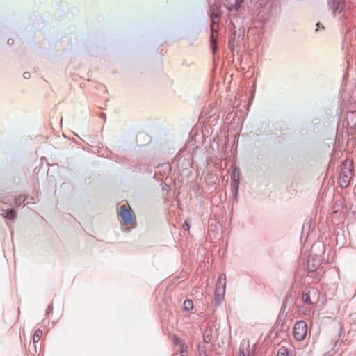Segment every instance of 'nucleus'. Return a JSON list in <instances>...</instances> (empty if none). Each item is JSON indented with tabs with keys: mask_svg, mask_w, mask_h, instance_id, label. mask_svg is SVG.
Listing matches in <instances>:
<instances>
[{
	"mask_svg": "<svg viewBox=\"0 0 356 356\" xmlns=\"http://www.w3.org/2000/svg\"><path fill=\"white\" fill-rule=\"evenodd\" d=\"M352 163L346 161L341 170L339 176V184L341 188H346L352 178Z\"/></svg>",
	"mask_w": 356,
	"mask_h": 356,
	"instance_id": "obj_1",
	"label": "nucleus"
},
{
	"mask_svg": "<svg viewBox=\"0 0 356 356\" xmlns=\"http://www.w3.org/2000/svg\"><path fill=\"white\" fill-rule=\"evenodd\" d=\"M226 288V275L220 274L216 285L215 301L217 304H220L224 299Z\"/></svg>",
	"mask_w": 356,
	"mask_h": 356,
	"instance_id": "obj_2",
	"label": "nucleus"
},
{
	"mask_svg": "<svg viewBox=\"0 0 356 356\" xmlns=\"http://www.w3.org/2000/svg\"><path fill=\"white\" fill-rule=\"evenodd\" d=\"M307 333V325L303 321L296 323L293 327V336L297 341L305 339Z\"/></svg>",
	"mask_w": 356,
	"mask_h": 356,
	"instance_id": "obj_3",
	"label": "nucleus"
},
{
	"mask_svg": "<svg viewBox=\"0 0 356 356\" xmlns=\"http://www.w3.org/2000/svg\"><path fill=\"white\" fill-rule=\"evenodd\" d=\"M219 17V14L214 10L211 12V35L210 37L211 43L213 45V52L215 53L217 50L216 45V36H215V33H217V29H216V19Z\"/></svg>",
	"mask_w": 356,
	"mask_h": 356,
	"instance_id": "obj_4",
	"label": "nucleus"
},
{
	"mask_svg": "<svg viewBox=\"0 0 356 356\" xmlns=\"http://www.w3.org/2000/svg\"><path fill=\"white\" fill-rule=\"evenodd\" d=\"M120 215L126 225L131 224L134 220L131 211L127 209L125 205H122L120 207Z\"/></svg>",
	"mask_w": 356,
	"mask_h": 356,
	"instance_id": "obj_5",
	"label": "nucleus"
},
{
	"mask_svg": "<svg viewBox=\"0 0 356 356\" xmlns=\"http://www.w3.org/2000/svg\"><path fill=\"white\" fill-rule=\"evenodd\" d=\"M321 265L320 259L314 256H309L307 261V268L309 271H315Z\"/></svg>",
	"mask_w": 356,
	"mask_h": 356,
	"instance_id": "obj_6",
	"label": "nucleus"
},
{
	"mask_svg": "<svg viewBox=\"0 0 356 356\" xmlns=\"http://www.w3.org/2000/svg\"><path fill=\"white\" fill-rule=\"evenodd\" d=\"M330 8L334 15L341 13L343 8V3L340 0H332L329 3Z\"/></svg>",
	"mask_w": 356,
	"mask_h": 356,
	"instance_id": "obj_7",
	"label": "nucleus"
},
{
	"mask_svg": "<svg viewBox=\"0 0 356 356\" xmlns=\"http://www.w3.org/2000/svg\"><path fill=\"white\" fill-rule=\"evenodd\" d=\"M1 215L7 219L9 220H14L16 217V212L13 209H2L1 210Z\"/></svg>",
	"mask_w": 356,
	"mask_h": 356,
	"instance_id": "obj_8",
	"label": "nucleus"
},
{
	"mask_svg": "<svg viewBox=\"0 0 356 356\" xmlns=\"http://www.w3.org/2000/svg\"><path fill=\"white\" fill-rule=\"evenodd\" d=\"M249 347V341H243L240 347V356H249L250 353L248 350Z\"/></svg>",
	"mask_w": 356,
	"mask_h": 356,
	"instance_id": "obj_9",
	"label": "nucleus"
},
{
	"mask_svg": "<svg viewBox=\"0 0 356 356\" xmlns=\"http://www.w3.org/2000/svg\"><path fill=\"white\" fill-rule=\"evenodd\" d=\"M203 339L207 343H210L211 341L212 335L211 330H207L204 331L203 334Z\"/></svg>",
	"mask_w": 356,
	"mask_h": 356,
	"instance_id": "obj_10",
	"label": "nucleus"
},
{
	"mask_svg": "<svg viewBox=\"0 0 356 356\" xmlns=\"http://www.w3.org/2000/svg\"><path fill=\"white\" fill-rule=\"evenodd\" d=\"M193 308V302L189 299H186L184 302V309L186 311H190Z\"/></svg>",
	"mask_w": 356,
	"mask_h": 356,
	"instance_id": "obj_11",
	"label": "nucleus"
},
{
	"mask_svg": "<svg viewBox=\"0 0 356 356\" xmlns=\"http://www.w3.org/2000/svg\"><path fill=\"white\" fill-rule=\"evenodd\" d=\"M302 300L306 304H309V305L312 304V302L310 298L309 292H306V291L303 292V293L302 295Z\"/></svg>",
	"mask_w": 356,
	"mask_h": 356,
	"instance_id": "obj_12",
	"label": "nucleus"
},
{
	"mask_svg": "<svg viewBox=\"0 0 356 356\" xmlns=\"http://www.w3.org/2000/svg\"><path fill=\"white\" fill-rule=\"evenodd\" d=\"M42 337V331L40 329H38L33 335V343H35L40 341L41 337Z\"/></svg>",
	"mask_w": 356,
	"mask_h": 356,
	"instance_id": "obj_13",
	"label": "nucleus"
},
{
	"mask_svg": "<svg viewBox=\"0 0 356 356\" xmlns=\"http://www.w3.org/2000/svg\"><path fill=\"white\" fill-rule=\"evenodd\" d=\"M180 356H188V346L185 343H181Z\"/></svg>",
	"mask_w": 356,
	"mask_h": 356,
	"instance_id": "obj_14",
	"label": "nucleus"
},
{
	"mask_svg": "<svg viewBox=\"0 0 356 356\" xmlns=\"http://www.w3.org/2000/svg\"><path fill=\"white\" fill-rule=\"evenodd\" d=\"M26 199V197L25 195H19L18 197H17L15 199V205L16 207L20 206L22 204H23L24 202Z\"/></svg>",
	"mask_w": 356,
	"mask_h": 356,
	"instance_id": "obj_15",
	"label": "nucleus"
},
{
	"mask_svg": "<svg viewBox=\"0 0 356 356\" xmlns=\"http://www.w3.org/2000/svg\"><path fill=\"white\" fill-rule=\"evenodd\" d=\"M287 355H288V352H287L286 348H285L283 346L279 348V350L277 351V356H287Z\"/></svg>",
	"mask_w": 356,
	"mask_h": 356,
	"instance_id": "obj_16",
	"label": "nucleus"
},
{
	"mask_svg": "<svg viewBox=\"0 0 356 356\" xmlns=\"http://www.w3.org/2000/svg\"><path fill=\"white\" fill-rule=\"evenodd\" d=\"M235 181H239V175L238 173L236 172V170H234L233 175H232V182Z\"/></svg>",
	"mask_w": 356,
	"mask_h": 356,
	"instance_id": "obj_17",
	"label": "nucleus"
},
{
	"mask_svg": "<svg viewBox=\"0 0 356 356\" xmlns=\"http://www.w3.org/2000/svg\"><path fill=\"white\" fill-rule=\"evenodd\" d=\"M174 343L175 345H179V348L181 347V343H184L181 339L178 338V337H175L174 339Z\"/></svg>",
	"mask_w": 356,
	"mask_h": 356,
	"instance_id": "obj_18",
	"label": "nucleus"
},
{
	"mask_svg": "<svg viewBox=\"0 0 356 356\" xmlns=\"http://www.w3.org/2000/svg\"><path fill=\"white\" fill-rule=\"evenodd\" d=\"M239 181L232 182L233 188L237 191L238 188Z\"/></svg>",
	"mask_w": 356,
	"mask_h": 356,
	"instance_id": "obj_19",
	"label": "nucleus"
},
{
	"mask_svg": "<svg viewBox=\"0 0 356 356\" xmlns=\"http://www.w3.org/2000/svg\"><path fill=\"white\" fill-rule=\"evenodd\" d=\"M184 228L186 229V230H188L190 227H189V225L187 222H185L184 224Z\"/></svg>",
	"mask_w": 356,
	"mask_h": 356,
	"instance_id": "obj_20",
	"label": "nucleus"
},
{
	"mask_svg": "<svg viewBox=\"0 0 356 356\" xmlns=\"http://www.w3.org/2000/svg\"><path fill=\"white\" fill-rule=\"evenodd\" d=\"M23 76H24V77L25 79H29L30 77V73L29 72H24Z\"/></svg>",
	"mask_w": 356,
	"mask_h": 356,
	"instance_id": "obj_21",
	"label": "nucleus"
},
{
	"mask_svg": "<svg viewBox=\"0 0 356 356\" xmlns=\"http://www.w3.org/2000/svg\"><path fill=\"white\" fill-rule=\"evenodd\" d=\"M52 309H53L52 306H51V305H49V306L48 307V309H47V313H49V312H51V311H52Z\"/></svg>",
	"mask_w": 356,
	"mask_h": 356,
	"instance_id": "obj_22",
	"label": "nucleus"
},
{
	"mask_svg": "<svg viewBox=\"0 0 356 356\" xmlns=\"http://www.w3.org/2000/svg\"><path fill=\"white\" fill-rule=\"evenodd\" d=\"M101 116L104 117V116H105V114H104V113H102V114H101Z\"/></svg>",
	"mask_w": 356,
	"mask_h": 356,
	"instance_id": "obj_23",
	"label": "nucleus"
}]
</instances>
